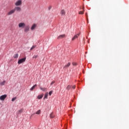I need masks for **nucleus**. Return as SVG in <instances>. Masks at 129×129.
Masks as SVG:
<instances>
[{
	"label": "nucleus",
	"mask_w": 129,
	"mask_h": 129,
	"mask_svg": "<svg viewBox=\"0 0 129 129\" xmlns=\"http://www.w3.org/2000/svg\"><path fill=\"white\" fill-rule=\"evenodd\" d=\"M18 27L20 29H24L26 27V23L25 22H21L19 23Z\"/></svg>",
	"instance_id": "obj_1"
},
{
	"label": "nucleus",
	"mask_w": 129,
	"mask_h": 129,
	"mask_svg": "<svg viewBox=\"0 0 129 129\" xmlns=\"http://www.w3.org/2000/svg\"><path fill=\"white\" fill-rule=\"evenodd\" d=\"M22 0H18L16 1V2L15 3V5L16 7H20V6H22Z\"/></svg>",
	"instance_id": "obj_2"
},
{
	"label": "nucleus",
	"mask_w": 129,
	"mask_h": 129,
	"mask_svg": "<svg viewBox=\"0 0 129 129\" xmlns=\"http://www.w3.org/2000/svg\"><path fill=\"white\" fill-rule=\"evenodd\" d=\"M24 29V32L25 33H28L29 31H30V26L29 25H26Z\"/></svg>",
	"instance_id": "obj_3"
},
{
	"label": "nucleus",
	"mask_w": 129,
	"mask_h": 129,
	"mask_svg": "<svg viewBox=\"0 0 129 129\" xmlns=\"http://www.w3.org/2000/svg\"><path fill=\"white\" fill-rule=\"evenodd\" d=\"M26 61V57L23 58H21L19 59L18 61V64H22V63H24Z\"/></svg>",
	"instance_id": "obj_4"
},
{
	"label": "nucleus",
	"mask_w": 129,
	"mask_h": 129,
	"mask_svg": "<svg viewBox=\"0 0 129 129\" xmlns=\"http://www.w3.org/2000/svg\"><path fill=\"white\" fill-rule=\"evenodd\" d=\"M14 9L15 10V12H21V11H22V9L21 8V7L18 6L15 7Z\"/></svg>",
	"instance_id": "obj_5"
},
{
	"label": "nucleus",
	"mask_w": 129,
	"mask_h": 129,
	"mask_svg": "<svg viewBox=\"0 0 129 129\" xmlns=\"http://www.w3.org/2000/svg\"><path fill=\"white\" fill-rule=\"evenodd\" d=\"M16 12L15 11V9H12L9 13H7L8 16H11L13 15V14H15Z\"/></svg>",
	"instance_id": "obj_6"
},
{
	"label": "nucleus",
	"mask_w": 129,
	"mask_h": 129,
	"mask_svg": "<svg viewBox=\"0 0 129 129\" xmlns=\"http://www.w3.org/2000/svg\"><path fill=\"white\" fill-rule=\"evenodd\" d=\"M7 94L3 95L2 96H1L0 99L1 100H5L7 98Z\"/></svg>",
	"instance_id": "obj_7"
},
{
	"label": "nucleus",
	"mask_w": 129,
	"mask_h": 129,
	"mask_svg": "<svg viewBox=\"0 0 129 129\" xmlns=\"http://www.w3.org/2000/svg\"><path fill=\"white\" fill-rule=\"evenodd\" d=\"M35 28H37V24H33L32 25V26H31V31H34V30H35Z\"/></svg>",
	"instance_id": "obj_8"
},
{
	"label": "nucleus",
	"mask_w": 129,
	"mask_h": 129,
	"mask_svg": "<svg viewBox=\"0 0 129 129\" xmlns=\"http://www.w3.org/2000/svg\"><path fill=\"white\" fill-rule=\"evenodd\" d=\"M65 37H66L65 34L60 35L59 36H58L57 39L59 40L60 39H63V38H65Z\"/></svg>",
	"instance_id": "obj_9"
},
{
	"label": "nucleus",
	"mask_w": 129,
	"mask_h": 129,
	"mask_svg": "<svg viewBox=\"0 0 129 129\" xmlns=\"http://www.w3.org/2000/svg\"><path fill=\"white\" fill-rule=\"evenodd\" d=\"M80 35V33H79L76 35H75L73 38L72 39V41H74V40H75V39H77V38H78L79 36Z\"/></svg>",
	"instance_id": "obj_10"
},
{
	"label": "nucleus",
	"mask_w": 129,
	"mask_h": 129,
	"mask_svg": "<svg viewBox=\"0 0 129 129\" xmlns=\"http://www.w3.org/2000/svg\"><path fill=\"white\" fill-rule=\"evenodd\" d=\"M71 65V62H68L67 65H65L63 67V69H67Z\"/></svg>",
	"instance_id": "obj_11"
},
{
	"label": "nucleus",
	"mask_w": 129,
	"mask_h": 129,
	"mask_svg": "<svg viewBox=\"0 0 129 129\" xmlns=\"http://www.w3.org/2000/svg\"><path fill=\"white\" fill-rule=\"evenodd\" d=\"M66 14V12H65V10H62L60 11V15H61V16H65Z\"/></svg>",
	"instance_id": "obj_12"
},
{
	"label": "nucleus",
	"mask_w": 129,
	"mask_h": 129,
	"mask_svg": "<svg viewBox=\"0 0 129 129\" xmlns=\"http://www.w3.org/2000/svg\"><path fill=\"white\" fill-rule=\"evenodd\" d=\"M44 96V94H42V95H39L37 97V98L38 99H41V98H43V97Z\"/></svg>",
	"instance_id": "obj_13"
},
{
	"label": "nucleus",
	"mask_w": 129,
	"mask_h": 129,
	"mask_svg": "<svg viewBox=\"0 0 129 129\" xmlns=\"http://www.w3.org/2000/svg\"><path fill=\"white\" fill-rule=\"evenodd\" d=\"M36 87H37V85H34L30 89V90H31V91L34 90V89H35L36 88Z\"/></svg>",
	"instance_id": "obj_14"
},
{
	"label": "nucleus",
	"mask_w": 129,
	"mask_h": 129,
	"mask_svg": "<svg viewBox=\"0 0 129 129\" xmlns=\"http://www.w3.org/2000/svg\"><path fill=\"white\" fill-rule=\"evenodd\" d=\"M40 89H41V90H42V91H46V90H47V88H42V87H40Z\"/></svg>",
	"instance_id": "obj_15"
},
{
	"label": "nucleus",
	"mask_w": 129,
	"mask_h": 129,
	"mask_svg": "<svg viewBox=\"0 0 129 129\" xmlns=\"http://www.w3.org/2000/svg\"><path fill=\"white\" fill-rule=\"evenodd\" d=\"M18 57H19V54L18 53L15 54L14 56V58H15V59H17V58H18Z\"/></svg>",
	"instance_id": "obj_16"
},
{
	"label": "nucleus",
	"mask_w": 129,
	"mask_h": 129,
	"mask_svg": "<svg viewBox=\"0 0 129 129\" xmlns=\"http://www.w3.org/2000/svg\"><path fill=\"white\" fill-rule=\"evenodd\" d=\"M6 84V81H4L3 82H0V85H5Z\"/></svg>",
	"instance_id": "obj_17"
},
{
	"label": "nucleus",
	"mask_w": 129,
	"mask_h": 129,
	"mask_svg": "<svg viewBox=\"0 0 129 129\" xmlns=\"http://www.w3.org/2000/svg\"><path fill=\"white\" fill-rule=\"evenodd\" d=\"M50 118H54V114L53 112L50 114Z\"/></svg>",
	"instance_id": "obj_18"
},
{
	"label": "nucleus",
	"mask_w": 129,
	"mask_h": 129,
	"mask_svg": "<svg viewBox=\"0 0 129 129\" xmlns=\"http://www.w3.org/2000/svg\"><path fill=\"white\" fill-rule=\"evenodd\" d=\"M46 98H48V92H46V93L45 94L44 97V99H46Z\"/></svg>",
	"instance_id": "obj_19"
},
{
	"label": "nucleus",
	"mask_w": 129,
	"mask_h": 129,
	"mask_svg": "<svg viewBox=\"0 0 129 129\" xmlns=\"http://www.w3.org/2000/svg\"><path fill=\"white\" fill-rule=\"evenodd\" d=\"M71 88V85H68L67 87V90H70V89Z\"/></svg>",
	"instance_id": "obj_20"
},
{
	"label": "nucleus",
	"mask_w": 129,
	"mask_h": 129,
	"mask_svg": "<svg viewBox=\"0 0 129 129\" xmlns=\"http://www.w3.org/2000/svg\"><path fill=\"white\" fill-rule=\"evenodd\" d=\"M41 113V110H38L36 112V114H40Z\"/></svg>",
	"instance_id": "obj_21"
},
{
	"label": "nucleus",
	"mask_w": 129,
	"mask_h": 129,
	"mask_svg": "<svg viewBox=\"0 0 129 129\" xmlns=\"http://www.w3.org/2000/svg\"><path fill=\"white\" fill-rule=\"evenodd\" d=\"M37 47V46L36 45H33L30 49L31 50H33V49H35V48H36Z\"/></svg>",
	"instance_id": "obj_22"
},
{
	"label": "nucleus",
	"mask_w": 129,
	"mask_h": 129,
	"mask_svg": "<svg viewBox=\"0 0 129 129\" xmlns=\"http://www.w3.org/2000/svg\"><path fill=\"white\" fill-rule=\"evenodd\" d=\"M18 113H22V112H23V109H20L19 110L18 112Z\"/></svg>",
	"instance_id": "obj_23"
},
{
	"label": "nucleus",
	"mask_w": 129,
	"mask_h": 129,
	"mask_svg": "<svg viewBox=\"0 0 129 129\" xmlns=\"http://www.w3.org/2000/svg\"><path fill=\"white\" fill-rule=\"evenodd\" d=\"M79 15H83L84 14V12L83 11H80L79 13Z\"/></svg>",
	"instance_id": "obj_24"
},
{
	"label": "nucleus",
	"mask_w": 129,
	"mask_h": 129,
	"mask_svg": "<svg viewBox=\"0 0 129 129\" xmlns=\"http://www.w3.org/2000/svg\"><path fill=\"white\" fill-rule=\"evenodd\" d=\"M72 64H73V66H76V65H77V63L75 62H72Z\"/></svg>",
	"instance_id": "obj_25"
},
{
	"label": "nucleus",
	"mask_w": 129,
	"mask_h": 129,
	"mask_svg": "<svg viewBox=\"0 0 129 129\" xmlns=\"http://www.w3.org/2000/svg\"><path fill=\"white\" fill-rule=\"evenodd\" d=\"M52 93H53V91H50L49 92L48 94H49V95L50 96H51V95H52Z\"/></svg>",
	"instance_id": "obj_26"
},
{
	"label": "nucleus",
	"mask_w": 129,
	"mask_h": 129,
	"mask_svg": "<svg viewBox=\"0 0 129 129\" xmlns=\"http://www.w3.org/2000/svg\"><path fill=\"white\" fill-rule=\"evenodd\" d=\"M33 58V59H37L38 58V55H34Z\"/></svg>",
	"instance_id": "obj_27"
},
{
	"label": "nucleus",
	"mask_w": 129,
	"mask_h": 129,
	"mask_svg": "<svg viewBox=\"0 0 129 129\" xmlns=\"http://www.w3.org/2000/svg\"><path fill=\"white\" fill-rule=\"evenodd\" d=\"M17 99V97H14L12 99V101H15Z\"/></svg>",
	"instance_id": "obj_28"
},
{
	"label": "nucleus",
	"mask_w": 129,
	"mask_h": 129,
	"mask_svg": "<svg viewBox=\"0 0 129 129\" xmlns=\"http://www.w3.org/2000/svg\"><path fill=\"white\" fill-rule=\"evenodd\" d=\"M76 87V86H75V85L72 86V89H75Z\"/></svg>",
	"instance_id": "obj_29"
},
{
	"label": "nucleus",
	"mask_w": 129,
	"mask_h": 129,
	"mask_svg": "<svg viewBox=\"0 0 129 129\" xmlns=\"http://www.w3.org/2000/svg\"><path fill=\"white\" fill-rule=\"evenodd\" d=\"M51 9H52V6H49V7H48L49 11H50V10H51Z\"/></svg>",
	"instance_id": "obj_30"
},
{
	"label": "nucleus",
	"mask_w": 129,
	"mask_h": 129,
	"mask_svg": "<svg viewBox=\"0 0 129 129\" xmlns=\"http://www.w3.org/2000/svg\"><path fill=\"white\" fill-rule=\"evenodd\" d=\"M54 83H55V81H52L51 84L50 85H53V84H54Z\"/></svg>",
	"instance_id": "obj_31"
},
{
	"label": "nucleus",
	"mask_w": 129,
	"mask_h": 129,
	"mask_svg": "<svg viewBox=\"0 0 129 129\" xmlns=\"http://www.w3.org/2000/svg\"><path fill=\"white\" fill-rule=\"evenodd\" d=\"M33 116V115H31V116Z\"/></svg>",
	"instance_id": "obj_32"
},
{
	"label": "nucleus",
	"mask_w": 129,
	"mask_h": 129,
	"mask_svg": "<svg viewBox=\"0 0 129 129\" xmlns=\"http://www.w3.org/2000/svg\"><path fill=\"white\" fill-rule=\"evenodd\" d=\"M0 104H1V102H0Z\"/></svg>",
	"instance_id": "obj_33"
}]
</instances>
